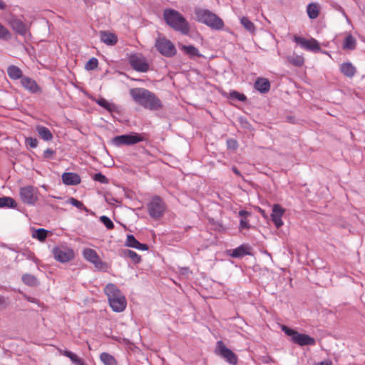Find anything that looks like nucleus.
Segmentation results:
<instances>
[{
  "mask_svg": "<svg viewBox=\"0 0 365 365\" xmlns=\"http://www.w3.org/2000/svg\"><path fill=\"white\" fill-rule=\"evenodd\" d=\"M129 93L134 102L145 109L158 110L163 108L160 99L146 88H133Z\"/></svg>",
  "mask_w": 365,
  "mask_h": 365,
  "instance_id": "f257e3e1",
  "label": "nucleus"
},
{
  "mask_svg": "<svg viewBox=\"0 0 365 365\" xmlns=\"http://www.w3.org/2000/svg\"><path fill=\"white\" fill-rule=\"evenodd\" d=\"M163 18L166 24L176 31L183 35L190 32V24L186 19L178 11L166 9L163 11Z\"/></svg>",
  "mask_w": 365,
  "mask_h": 365,
  "instance_id": "f03ea898",
  "label": "nucleus"
},
{
  "mask_svg": "<svg viewBox=\"0 0 365 365\" xmlns=\"http://www.w3.org/2000/svg\"><path fill=\"white\" fill-rule=\"evenodd\" d=\"M104 293L107 296L109 305L113 312H121L125 309L126 299L115 284H108L104 288Z\"/></svg>",
  "mask_w": 365,
  "mask_h": 365,
  "instance_id": "7ed1b4c3",
  "label": "nucleus"
},
{
  "mask_svg": "<svg viewBox=\"0 0 365 365\" xmlns=\"http://www.w3.org/2000/svg\"><path fill=\"white\" fill-rule=\"evenodd\" d=\"M195 14L198 21L212 29L220 30L224 26L223 21L207 9H198L195 10Z\"/></svg>",
  "mask_w": 365,
  "mask_h": 365,
  "instance_id": "20e7f679",
  "label": "nucleus"
},
{
  "mask_svg": "<svg viewBox=\"0 0 365 365\" xmlns=\"http://www.w3.org/2000/svg\"><path fill=\"white\" fill-rule=\"evenodd\" d=\"M282 330L285 334L291 337L292 342L299 346H314L316 344V340L314 337L305 334H301L286 326H283Z\"/></svg>",
  "mask_w": 365,
  "mask_h": 365,
  "instance_id": "39448f33",
  "label": "nucleus"
},
{
  "mask_svg": "<svg viewBox=\"0 0 365 365\" xmlns=\"http://www.w3.org/2000/svg\"><path fill=\"white\" fill-rule=\"evenodd\" d=\"M166 209V205L159 196H154L148 204V212L153 219H159L163 215Z\"/></svg>",
  "mask_w": 365,
  "mask_h": 365,
  "instance_id": "423d86ee",
  "label": "nucleus"
},
{
  "mask_svg": "<svg viewBox=\"0 0 365 365\" xmlns=\"http://www.w3.org/2000/svg\"><path fill=\"white\" fill-rule=\"evenodd\" d=\"M144 140V138L138 133H130L114 137L112 143L117 147L132 145Z\"/></svg>",
  "mask_w": 365,
  "mask_h": 365,
  "instance_id": "0eeeda50",
  "label": "nucleus"
},
{
  "mask_svg": "<svg viewBox=\"0 0 365 365\" xmlns=\"http://www.w3.org/2000/svg\"><path fill=\"white\" fill-rule=\"evenodd\" d=\"M157 50L164 56L172 57L175 55L177 51L174 44L165 37H159L155 44Z\"/></svg>",
  "mask_w": 365,
  "mask_h": 365,
  "instance_id": "6e6552de",
  "label": "nucleus"
},
{
  "mask_svg": "<svg viewBox=\"0 0 365 365\" xmlns=\"http://www.w3.org/2000/svg\"><path fill=\"white\" fill-rule=\"evenodd\" d=\"M19 194L23 202L27 205H34L38 199V188L31 185L21 187Z\"/></svg>",
  "mask_w": 365,
  "mask_h": 365,
  "instance_id": "1a4fd4ad",
  "label": "nucleus"
},
{
  "mask_svg": "<svg viewBox=\"0 0 365 365\" xmlns=\"http://www.w3.org/2000/svg\"><path fill=\"white\" fill-rule=\"evenodd\" d=\"M215 353L230 364L236 365L237 363V355L232 350L226 347L222 341L217 342Z\"/></svg>",
  "mask_w": 365,
  "mask_h": 365,
  "instance_id": "9d476101",
  "label": "nucleus"
},
{
  "mask_svg": "<svg viewBox=\"0 0 365 365\" xmlns=\"http://www.w3.org/2000/svg\"><path fill=\"white\" fill-rule=\"evenodd\" d=\"M131 67L138 72H147L149 70V63L145 57L140 53L132 54L128 58Z\"/></svg>",
  "mask_w": 365,
  "mask_h": 365,
  "instance_id": "9b49d317",
  "label": "nucleus"
},
{
  "mask_svg": "<svg viewBox=\"0 0 365 365\" xmlns=\"http://www.w3.org/2000/svg\"><path fill=\"white\" fill-rule=\"evenodd\" d=\"M293 40L302 48L307 51L318 52L321 49L318 41L313 38H311L310 39H306L299 36H294Z\"/></svg>",
  "mask_w": 365,
  "mask_h": 365,
  "instance_id": "f8f14e48",
  "label": "nucleus"
},
{
  "mask_svg": "<svg viewBox=\"0 0 365 365\" xmlns=\"http://www.w3.org/2000/svg\"><path fill=\"white\" fill-rule=\"evenodd\" d=\"M53 255L54 258L61 262H66L73 257V252L72 250L64 247H56L53 249Z\"/></svg>",
  "mask_w": 365,
  "mask_h": 365,
  "instance_id": "ddd939ff",
  "label": "nucleus"
},
{
  "mask_svg": "<svg viewBox=\"0 0 365 365\" xmlns=\"http://www.w3.org/2000/svg\"><path fill=\"white\" fill-rule=\"evenodd\" d=\"M285 212V210L279 204H274L272 207L271 220L277 228L281 227L284 222L282 216Z\"/></svg>",
  "mask_w": 365,
  "mask_h": 365,
  "instance_id": "4468645a",
  "label": "nucleus"
},
{
  "mask_svg": "<svg viewBox=\"0 0 365 365\" xmlns=\"http://www.w3.org/2000/svg\"><path fill=\"white\" fill-rule=\"evenodd\" d=\"M9 24L11 29L18 34L24 36H26L29 28L27 25L24 24L21 19L16 17H12L9 21Z\"/></svg>",
  "mask_w": 365,
  "mask_h": 365,
  "instance_id": "2eb2a0df",
  "label": "nucleus"
},
{
  "mask_svg": "<svg viewBox=\"0 0 365 365\" xmlns=\"http://www.w3.org/2000/svg\"><path fill=\"white\" fill-rule=\"evenodd\" d=\"M83 255L85 259L93 264L96 267H101L103 262L94 250L91 248H86L83 252Z\"/></svg>",
  "mask_w": 365,
  "mask_h": 365,
  "instance_id": "dca6fc26",
  "label": "nucleus"
},
{
  "mask_svg": "<svg viewBox=\"0 0 365 365\" xmlns=\"http://www.w3.org/2000/svg\"><path fill=\"white\" fill-rule=\"evenodd\" d=\"M227 254L233 258H242L246 255H251V247L244 244L235 249L228 250Z\"/></svg>",
  "mask_w": 365,
  "mask_h": 365,
  "instance_id": "f3484780",
  "label": "nucleus"
},
{
  "mask_svg": "<svg viewBox=\"0 0 365 365\" xmlns=\"http://www.w3.org/2000/svg\"><path fill=\"white\" fill-rule=\"evenodd\" d=\"M21 84L26 90L32 93L41 92V88L37 83L29 77L24 76L21 80Z\"/></svg>",
  "mask_w": 365,
  "mask_h": 365,
  "instance_id": "a211bd4d",
  "label": "nucleus"
},
{
  "mask_svg": "<svg viewBox=\"0 0 365 365\" xmlns=\"http://www.w3.org/2000/svg\"><path fill=\"white\" fill-rule=\"evenodd\" d=\"M62 182L66 185H77L81 182V177L74 173H64L62 176Z\"/></svg>",
  "mask_w": 365,
  "mask_h": 365,
  "instance_id": "6ab92c4d",
  "label": "nucleus"
},
{
  "mask_svg": "<svg viewBox=\"0 0 365 365\" xmlns=\"http://www.w3.org/2000/svg\"><path fill=\"white\" fill-rule=\"evenodd\" d=\"M125 245L139 250H148V247L145 244L139 242L133 235H128Z\"/></svg>",
  "mask_w": 365,
  "mask_h": 365,
  "instance_id": "aec40b11",
  "label": "nucleus"
},
{
  "mask_svg": "<svg viewBox=\"0 0 365 365\" xmlns=\"http://www.w3.org/2000/svg\"><path fill=\"white\" fill-rule=\"evenodd\" d=\"M255 88L261 93H266L270 89L269 81L264 78H258L255 83Z\"/></svg>",
  "mask_w": 365,
  "mask_h": 365,
  "instance_id": "412c9836",
  "label": "nucleus"
},
{
  "mask_svg": "<svg viewBox=\"0 0 365 365\" xmlns=\"http://www.w3.org/2000/svg\"><path fill=\"white\" fill-rule=\"evenodd\" d=\"M339 70L344 76L349 78H352L356 71V68L350 62L341 63Z\"/></svg>",
  "mask_w": 365,
  "mask_h": 365,
  "instance_id": "4be33fe9",
  "label": "nucleus"
},
{
  "mask_svg": "<svg viewBox=\"0 0 365 365\" xmlns=\"http://www.w3.org/2000/svg\"><path fill=\"white\" fill-rule=\"evenodd\" d=\"M36 130L41 138L45 141H50L53 138L51 130L43 125H37Z\"/></svg>",
  "mask_w": 365,
  "mask_h": 365,
  "instance_id": "5701e85b",
  "label": "nucleus"
},
{
  "mask_svg": "<svg viewBox=\"0 0 365 365\" xmlns=\"http://www.w3.org/2000/svg\"><path fill=\"white\" fill-rule=\"evenodd\" d=\"M101 40L107 45L113 46L117 43V36L112 33L107 31L101 32Z\"/></svg>",
  "mask_w": 365,
  "mask_h": 365,
  "instance_id": "b1692460",
  "label": "nucleus"
},
{
  "mask_svg": "<svg viewBox=\"0 0 365 365\" xmlns=\"http://www.w3.org/2000/svg\"><path fill=\"white\" fill-rule=\"evenodd\" d=\"M7 73L12 80L21 79L24 77L22 71L16 66L11 65L7 68Z\"/></svg>",
  "mask_w": 365,
  "mask_h": 365,
  "instance_id": "393cba45",
  "label": "nucleus"
},
{
  "mask_svg": "<svg viewBox=\"0 0 365 365\" xmlns=\"http://www.w3.org/2000/svg\"><path fill=\"white\" fill-rule=\"evenodd\" d=\"M251 213L242 210L239 212V216L241 217L240 220V225L239 228L240 230H244V229H250V225L249 224V222L247 220V217L250 216Z\"/></svg>",
  "mask_w": 365,
  "mask_h": 365,
  "instance_id": "a878e982",
  "label": "nucleus"
},
{
  "mask_svg": "<svg viewBox=\"0 0 365 365\" xmlns=\"http://www.w3.org/2000/svg\"><path fill=\"white\" fill-rule=\"evenodd\" d=\"M307 13L309 19H315L319 14V6L317 3H310L307 6Z\"/></svg>",
  "mask_w": 365,
  "mask_h": 365,
  "instance_id": "bb28decb",
  "label": "nucleus"
},
{
  "mask_svg": "<svg viewBox=\"0 0 365 365\" xmlns=\"http://www.w3.org/2000/svg\"><path fill=\"white\" fill-rule=\"evenodd\" d=\"M48 231L43 228L33 229L31 237L37 239L40 242H43L48 236Z\"/></svg>",
  "mask_w": 365,
  "mask_h": 365,
  "instance_id": "cd10ccee",
  "label": "nucleus"
},
{
  "mask_svg": "<svg viewBox=\"0 0 365 365\" xmlns=\"http://www.w3.org/2000/svg\"><path fill=\"white\" fill-rule=\"evenodd\" d=\"M181 49L185 52V54L189 56L190 58H193V57H195V56H197V57L202 56V55L200 54L198 48H197L194 46H192V45H189V46L183 45V46H182Z\"/></svg>",
  "mask_w": 365,
  "mask_h": 365,
  "instance_id": "c85d7f7f",
  "label": "nucleus"
},
{
  "mask_svg": "<svg viewBox=\"0 0 365 365\" xmlns=\"http://www.w3.org/2000/svg\"><path fill=\"white\" fill-rule=\"evenodd\" d=\"M96 103L109 112L117 111L118 107L115 104L110 103L103 98L96 100Z\"/></svg>",
  "mask_w": 365,
  "mask_h": 365,
  "instance_id": "c756f323",
  "label": "nucleus"
},
{
  "mask_svg": "<svg viewBox=\"0 0 365 365\" xmlns=\"http://www.w3.org/2000/svg\"><path fill=\"white\" fill-rule=\"evenodd\" d=\"M241 24L243 27L252 34L256 32V26L255 24L246 16H242L240 19Z\"/></svg>",
  "mask_w": 365,
  "mask_h": 365,
  "instance_id": "7c9ffc66",
  "label": "nucleus"
},
{
  "mask_svg": "<svg viewBox=\"0 0 365 365\" xmlns=\"http://www.w3.org/2000/svg\"><path fill=\"white\" fill-rule=\"evenodd\" d=\"M100 360L104 365H118L115 359L111 354L106 352L101 354Z\"/></svg>",
  "mask_w": 365,
  "mask_h": 365,
  "instance_id": "2f4dec72",
  "label": "nucleus"
},
{
  "mask_svg": "<svg viewBox=\"0 0 365 365\" xmlns=\"http://www.w3.org/2000/svg\"><path fill=\"white\" fill-rule=\"evenodd\" d=\"M23 282L29 287H36L38 285V281L37 278L30 274H25L22 276Z\"/></svg>",
  "mask_w": 365,
  "mask_h": 365,
  "instance_id": "473e14b6",
  "label": "nucleus"
},
{
  "mask_svg": "<svg viewBox=\"0 0 365 365\" xmlns=\"http://www.w3.org/2000/svg\"><path fill=\"white\" fill-rule=\"evenodd\" d=\"M356 41L355 38L349 34L346 36L344 44H343V48L347 49V50H354L356 48Z\"/></svg>",
  "mask_w": 365,
  "mask_h": 365,
  "instance_id": "72a5a7b5",
  "label": "nucleus"
},
{
  "mask_svg": "<svg viewBox=\"0 0 365 365\" xmlns=\"http://www.w3.org/2000/svg\"><path fill=\"white\" fill-rule=\"evenodd\" d=\"M123 256L131 259L135 264H138L141 262V257L131 250H125L123 251Z\"/></svg>",
  "mask_w": 365,
  "mask_h": 365,
  "instance_id": "f704fd0d",
  "label": "nucleus"
},
{
  "mask_svg": "<svg viewBox=\"0 0 365 365\" xmlns=\"http://www.w3.org/2000/svg\"><path fill=\"white\" fill-rule=\"evenodd\" d=\"M16 203L11 197H0V207H15Z\"/></svg>",
  "mask_w": 365,
  "mask_h": 365,
  "instance_id": "c9c22d12",
  "label": "nucleus"
},
{
  "mask_svg": "<svg viewBox=\"0 0 365 365\" xmlns=\"http://www.w3.org/2000/svg\"><path fill=\"white\" fill-rule=\"evenodd\" d=\"M11 38V33L9 29L0 23V39L7 41Z\"/></svg>",
  "mask_w": 365,
  "mask_h": 365,
  "instance_id": "e433bc0d",
  "label": "nucleus"
},
{
  "mask_svg": "<svg viewBox=\"0 0 365 365\" xmlns=\"http://www.w3.org/2000/svg\"><path fill=\"white\" fill-rule=\"evenodd\" d=\"M288 61L290 63L296 66H301L304 63V58L299 56L289 57Z\"/></svg>",
  "mask_w": 365,
  "mask_h": 365,
  "instance_id": "4c0bfd02",
  "label": "nucleus"
},
{
  "mask_svg": "<svg viewBox=\"0 0 365 365\" xmlns=\"http://www.w3.org/2000/svg\"><path fill=\"white\" fill-rule=\"evenodd\" d=\"M98 64V59L93 57L86 63L85 68L87 71H92L97 68Z\"/></svg>",
  "mask_w": 365,
  "mask_h": 365,
  "instance_id": "58836bf2",
  "label": "nucleus"
},
{
  "mask_svg": "<svg viewBox=\"0 0 365 365\" xmlns=\"http://www.w3.org/2000/svg\"><path fill=\"white\" fill-rule=\"evenodd\" d=\"M100 221L106 227L108 230H112L114 227V224L112 220L107 216L103 215L100 217Z\"/></svg>",
  "mask_w": 365,
  "mask_h": 365,
  "instance_id": "ea45409f",
  "label": "nucleus"
},
{
  "mask_svg": "<svg viewBox=\"0 0 365 365\" xmlns=\"http://www.w3.org/2000/svg\"><path fill=\"white\" fill-rule=\"evenodd\" d=\"M230 97L233 99H237L239 101H246L247 98L243 93H240L237 91H232L230 93Z\"/></svg>",
  "mask_w": 365,
  "mask_h": 365,
  "instance_id": "a19ab883",
  "label": "nucleus"
},
{
  "mask_svg": "<svg viewBox=\"0 0 365 365\" xmlns=\"http://www.w3.org/2000/svg\"><path fill=\"white\" fill-rule=\"evenodd\" d=\"M68 202L72 205L73 206L80 209V210H83V209H86L84 205L83 204V202H81V201L73 198V197H70L68 199Z\"/></svg>",
  "mask_w": 365,
  "mask_h": 365,
  "instance_id": "79ce46f5",
  "label": "nucleus"
},
{
  "mask_svg": "<svg viewBox=\"0 0 365 365\" xmlns=\"http://www.w3.org/2000/svg\"><path fill=\"white\" fill-rule=\"evenodd\" d=\"M93 180L96 181H98L101 183H103V184L108 183L107 178L101 173L95 174V175L93 177Z\"/></svg>",
  "mask_w": 365,
  "mask_h": 365,
  "instance_id": "37998d69",
  "label": "nucleus"
},
{
  "mask_svg": "<svg viewBox=\"0 0 365 365\" xmlns=\"http://www.w3.org/2000/svg\"><path fill=\"white\" fill-rule=\"evenodd\" d=\"M26 143L31 148H35L38 145V140L36 138L29 137L26 138Z\"/></svg>",
  "mask_w": 365,
  "mask_h": 365,
  "instance_id": "c03bdc74",
  "label": "nucleus"
},
{
  "mask_svg": "<svg viewBox=\"0 0 365 365\" xmlns=\"http://www.w3.org/2000/svg\"><path fill=\"white\" fill-rule=\"evenodd\" d=\"M63 354L69 358L70 360L72 361V363L73 364L74 362H76V361L78 359V356L76 354H75L74 353L70 351H68V350H65L63 353Z\"/></svg>",
  "mask_w": 365,
  "mask_h": 365,
  "instance_id": "a18cd8bd",
  "label": "nucleus"
},
{
  "mask_svg": "<svg viewBox=\"0 0 365 365\" xmlns=\"http://www.w3.org/2000/svg\"><path fill=\"white\" fill-rule=\"evenodd\" d=\"M227 148L232 150H236L237 148L238 144L235 140L229 139L227 141Z\"/></svg>",
  "mask_w": 365,
  "mask_h": 365,
  "instance_id": "49530a36",
  "label": "nucleus"
},
{
  "mask_svg": "<svg viewBox=\"0 0 365 365\" xmlns=\"http://www.w3.org/2000/svg\"><path fill=\"white\" fill-rule=\"evenodd\" d=\"M54 154L55 151L53 150L48 148L43 152V158H51Z\"/></svg>",
  "mask_w": 365,
  "mask_h": 365,
  "instance_id": "de8ad7c7",
  "label": "nucleus"
},
{
  "mask_svg": "<svg viewBox=\"0 0 365 365\" xmlns=\"http://www.w3.org/2000/svg\"><path fill=\"white\" fill-rule=\"evenodd\" d=\"M6 305V301L4 297L0 295V309L5 307Z\"/></svg>",
  "mask_w": 365,
  "mask_h": 365,
  "instance_id": "09e8293b",
  "label": "nucleus"
},
{
  "mask_svg": "<svg viewBox=\"0 0 365 365\" xmlns=\"http://www.w3.org/2000/svg\"><path fill=\"white\" fill-rule=\"evenodd\" d=\"M24 255H26L27 258L32 259L35 262H37V259H36V257H34V255L32 252H29L28 254H24Z\"/></svg>",
  "mask_w": 365,
  "mask_h": 365,
  "instance_id": "8fccbe9b",
  "label": "nucleus"
},
{
  "mask_svg": "<svg viewBox=\"0 0 365 365\" xmlns=\"http://www.w3.org/2000/svg\"><path fill=\"white\" fill-rule=\"evenodd\" d=\"M315 365H332V362L330 360H324L323 361L317 363Z\"/></svg>",
  "mask_w": 365,
  "mask_h": 365,
  "instance_id": "3c124183",
  "label": "nucleus"
},
{
  "mask_svg": "<svg viewBox=\"0 0 365 365\" xmlns=\"http://www.w3.org/2000/svg\"><path fill=\"white\" fill-rule=\"evenodd\" d=\"M75 365H86L83 360L81 358H78V359L76 361V362L73 363Z\"/></svg>",
  "mask_w": 365,
  "mask_h": 365,
  "instance_id": "603ef678",
  "label": "nucleus"
},
{
  "mask_svg": "<svg viewBox=\"0 0 365 365\" xmlns=\"http://www.w3.org/2000/svg\"><path fill=\"white\" fill-rule=\"evenodd\" d=\"M232 170L233 171V173H234L235 175H238V176H241V173H240V170H239L236 167H235V166H234V167H232Z\"/></svg>",
  "mask_w": 365,
  "mask_h": 365,
  "instance_id": "864d4df0",
  "label": "nucleus"
},
{
  "mask_svg": "<svg viewBox=\"0 0 365 365\" xmlns=\"http://www.w3.org/2000/svg\"><path fill=\"white\" fill-rule=\"evenodd\" d=\"M189 269L187 267H183L180 269V274H187L189 272Z\"/></svg>",
  "mask_w": 365,
  "mask_h": 365,
  "instance_id": "5fc2aeb1",
  "label": "nucleus"
},
{
  "mask_svg": "<svg viewBox=\"0 0 365 365\" xmlns=\"http://www.w3.org/2000/svg\"><path fill=\"white\" fill-rule=\"evenodd\" d=\"M26 299L29 301V302H33V303H36V299L33 298V297H25Z\"/></svg>",
  "mask_w": 365,
  "mask_h": 365,
  "instance_id": "6e6d98bb",
  "label": "nucleus"
},
{
  "mask_svg": "<svg viewBox=\"0 0 365 365\" xmlns=\"http://www.w3.org/2000/svg\"><path fill=\"white\" fill-rule=\"evenodd\" d=\"M6 8V4L5 3L2 1V0H0V9L1 10H3Z\"/></svg>",
  "mask_w": 365,
  "mask_h": 365,
  "instance_id": "4d7b16f0",
  "label": "nucleus"
},
{
  "mask_svg": "<svg viewBox=\"0 0 365 365\" xmlns=\"http://www.w3.org/2000/svg\"><path fill=\"white\" fill-rule=\"evenodd\" d=\"M338 10H339V11H341V12L342 13V14H343L345 17H347V16H346V13H345V11H344V10L342 9V7L339 6Z\"/></svg>",
  "mask_w": 365,
  "mask_h": 365,
  "instance_id": "13d9d810",
  "label": "nucleus"
},
{
  "mask_svg": "<svg viewBox=\"0 0 365 365\" xmlns=\"http://www.w3.org/2000/svg\"><path fill=\"white\" fill-rule=\"evenodd\" d=\"M10 250L14 251V249H12L11 247H9Z\"/></svg>",
  "mask_w": 365,
  "mask_h": 365,
  "instance_id": "bf43d9fd",
  "label": "nucleus"
},
{
  "mask_svg": "<svg viewBox=\"0 0 365 365\" xmlns=\"http://www.w3.org/2000/svg\"><path fill=\"white\" fill-rule=\"evenodd\" d=\"M10 250L14 251V249H12L11 247H9Z\"/></svg>",
  "mask_w": 365,
  "mask_h": 365,
  "instance_id": "052dcab7",
  "label": "nucleus"
},
{
  "mask_svg": "<svg viewBox=\"0 0 365 365\" xmlns=\"http://www.w3.org/2000/svg\"><path fill=\"white\" fill-rule=\"evenodd\" d=\"M10 250L14 251V249H12L11 247H9Z\"/></svg>",
  "mask_w": 365,
  "mask_h": 365,
  "instance_id": "680f3d73",
  "label": "nucleus"
},
{
  "mask_svg": "<svg viewBox=\"0 0 365 365\" xmlns=\"http://www.w3.org/2000/svg\"><path fill=\"white\" fill-rule=\"evenodd\" d=\"M261 210L262 214H264V211L262 210Z\"/></svg>",
  "mask_w": 365,
  "mask_h": 365,
  "instance_id": "e2e57ef3",
  "label": "nucleus"
}]
</instances>
